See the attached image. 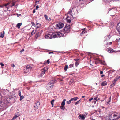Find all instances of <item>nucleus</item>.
I'll list each match as a JSON object with an SVG mask.
<instances>
[{
    "label": "nucleus",
    "instance_id": "f257e3e1",
    "mask_svg": "<svg viewBox=\"0 0 120 120\" xmlns=\"http://www.w3.org/2000/svg\"><path fill=\"white\" fill-rule=\"evenodd\" d=\"M32 68V66L28 65L24 68V72L26 73L30 72Z\"/></svg>",
    "mask_w": 120,
    "mask_h": 120
},
{
    "label": "nucleus",
    "instance_id": "f03ea898",
    "mask_svg": "<svg viewBox=\"0 0 120 120\" xmlns=\"http://www.w3.org/2000/svg\"><path fill=\"white\" fill-rule=\"evenodd\" d=\"M54 82L53 81H51L47 85L46 89L48 90L51 89L54 86Z\"/></svg>",
    "mask_w": 120,
    "mask_h": 120
},
{
    "label": "nucleus",
    "instance_id": "7ed1b4c3",
    "mask_svg": "<svg viewBox=\"0 0 120 120\" xmlns=\"http://www.w3.org/2000/svg\"><path fill=\"white\" fill-rule=\"evenodd\" d=\"M70 29V25L68 24H66L62 31H63L64 33H68Z\"/></svg>",
    "mask_w": 120,
    "mask_h": 120
},
{
    "label": "nucleus",
    "instance_id": "20e7f679",
    "mask_svg": "<svg viewBox=\"0 0 120 120\" xmlns=\"http://www.w3.org/2000/svg\"><path fill=\"white\" fill-rule=\"evenodd\" d=\"M112 114H113L112 115V116L114 118L116 117H117V118H115L116 120H118L120 118V113L119 112H112Z\"/></svg>",
    "mask_w": 120,
    "mask_h": 120
},
{
    "label": "nucleus",
    "instance_id": "39448f33",
    "mask_svg": "<svg viewBox=\"0 0 120 120\" xmlns=\"http://www.w3.org/2000/svg\"><path fill=\"white\" fill-rule=\"evenodd\" d=\"M64 25V24L63 23L61 22H60L56 24V26L59 29L63 27Z\"/></svg>",
    "mask_w": 120,
    "mask_h": 120
},
{
    "label": "nucleus",
    "instance_id": "423d86ee",
    "mask_svg": "<svg viewBox=\"0 0 120 120\" xmlns=\"http://www.w3.org/2000/svg\"><path fill=\"white\" fill-rule=\"evenodd\" d=\"M114 72V71L112 70H110L108 71L107 73L108 74V77L110 78H112V73Z\"/></svg>",
    "mask_w": 120,
    "mask_h": 120
},
{
    "label": "nucleus",
    "instance_id": "0eeeda50",
    "mask_svg": "<svg viewBox=\"0 0 120 120\" xmlns=\"http://www.w3.org/2000/svg\"><path fill=\"white\" fill-rule=\"evenodd\" d=\"M116 30L120 34V22L116 26Z\"/></svg>",
    "mask_w": 120,
    "mask_h": 120
},
{
    "label": "nucleus",
    "instance_id": "6e6552de",
    "mask_svg": "<svg viewBox=\"0 0 120 120\" xmlns=\"http://www.w3.org/2000/svg\"><path fill=\"white\" fill-rule=\"evenodd\" d=\"M45 36V38H46L47 39H52V35L49 34H48L47 35L46 34Z\"/></svg>",
    "mask_w": 120,
    "mask_h": 120
},
{
    "label": "nucleus",
    "instance_id": "1a4fd4ad",
    "mask_svg": "<svg viewBox=\"0 0 120 120\" xmlns=\"http://www.w3.org/2000/svg\"><path fill=\"white\" fill-rule=\"evenodd\" d=\"M111 115H109V120H115L116 119L115 118H114L113 117H112V115H111Z\"/></svg>",
    "mask_w": 120,
    "mask_h": 120
},
{
    "label": "nucleus",
    "instance_id": "9d476101",
    "mask_svg": "<svg viewBox=\"0 0 120 120\" xmlns=\"http://www.w3.org/2000/svg\"><path fill=\"white\" fill-rule=\"evenodd\" d=\"M79 118L80 119L82 120H84L85 118V117L84 115L81 114L79 116Z\"/></svg>",
    "mask_w": 120,
    "mask_h": 120
},
{
    "label": "nucleus",
    "instance_id": "9b49d317",
    "mask_svg": "<svg viewBox=\"0 0 120 120\" xmlns=\"http://www.w3.org/2000/svg\"><path fill=\"white\" fill-rule=\"evenodd\" d=\"M40 105V103L39 101H37L34 107L36 108L38 107Z\"/></svg>",
    "mask_w": 120,
    "mask_h": 120
},
{
    "label": "nucleus",
    "instance_id": "f8f14e48",
    "mask_svg": "<svg viewBox=\"0 0 120 120\" xmlns=\"http://www.w3.org/2000/svg\"><path fill=\"white\" fill-rule=\"evenodd\" d=\"M42 30L41 32H39L38 33H36L35 37H36V39L39 36H40L41 34L42 33Z\"/></svg>",
    "mask_w": 120,
    "mask_h": 120
},
{
    "label": "nucleus",
    "instance_id": "ddd939ff",
    "mask_svg": "<svg viewBox=\"0 0 120 120\" xmlns=\"http://www.w3.org/2000/svg\"><path fill=\"white\" fill-rule=\"evenodd\" d=\"M99 98L98 96H96L94 99V100H95V101H94V103L95 104L97 101L99 100Z\"/></svg>",
    "mask_w": 120,
    "mask_h": 120
},
{
    "label": "nucleus",
    "instance_id": "4468645a",
    "mask_svg": "<svg viewBox=\"0 0 120 120\" xmlns=\"http://www.w3.org/2000/svg\"><path fill=\"white\" fill-rule=\"evenodd\" d=\"M22 23H18L16 25V26L18 28V29L20 28V26H21Z\"/></svg>",
    "mask_w": 120,
    "mask_h": 120
},
{
    "label": "nucleus",
    "instance_id": "2eb2a0df",
    "mask_svg": "<svg viewBox=\"0 0 120 120\" xmlns=\"http://www.w3.org/2000/svg\"><path fill=\"white\" fill-rule=\"evenodd\" d=\"M107 82L105 81H104L102 82L101 85L102 86H104L107 84Z\"/></svg>",
    "mask_w": 120,
    "mask_h": 120
},
{
    "label": "nucleus",
    "instance_id": "dca6fc26",
    "mask_svg": "<svg viewBox=\"0 0 120 120\" xmlns=\"http://www.w3.org/2000/svg\"><path fill=\"white\" fill-rule=\"evenodd\" d=\"M107 51L109 53H111L114 52L113 50L111 48H109Z\"/></svg>",
    "mask_w": 120,
    "mask_h": 120
},
{
    "label": "nucleus",
    "instance_id": "f3484780",
    "mask_svg": "<svg viewBox=\"0 0 120 120\" xmlns=\"http://www.w3.org/2000/svg\"><path fill=\"white\" fill-rule=\"evenodd\" d=\"M120 78V76H119L118 77H117L115 79L114 81H113V82H114L115 83Z\"/></svg>",
    "mask_w": 120,
    "mask_h": 120
},
{
    "label": "nucleus",
    "instance_id": "a211bd4d",
    "mask_svg": "<svg viewBox=\"0 0 120 120\" xmlns=\"http://www.w3.org/2000/svg\"><path fill=\"white\" fill-rule=\"evenodd\" d=\"M52 38H58V36H57L56 32L55 33V34H52Z\"/></svg>",
    "mask_w": 120,
    "mask_h": 120
},
{
    "label": "nucleus",
    "instance_id": "6ab92c4d",
    "mask_svg": "<svg viewBox=\"0 0 120 120\" xmlns=\"http://www.w3.org/2000/svg\"><path fill=\"white\" fill-rule=\"evenodd\" d=\"M19 116V114L17 115L15 114V116L13 117L12 118V120H15L17 117H18Z\"/></svg>",
    "mask_w": 120,
    "mask_h": 120
},
{
    "label": "nucleus",
    "instance_id": "aec40b11",
    "mask_svg": "<svg viewBox=\"0 0 120 120\" xmlns=\"http://www.w3.org/2000/svg\"><path fill=\"white\" fill-rule=\"evenodd\" d=\"M78 98H79L78 97H74V98H72L71 99L72 100V101H73V100L76 101Z\"/></svg>",
    "mask_w": 120,
    "mask_h": 120
},
{
    "label": "nucleus",
    "instance_id": "412c9836",
    "mask_svg": "<svg viewBox=\"0 0 120 120\" xmlns=\"http://www.w3.org/2000/svg\"><path fill=\"white\" fill-rule=\"evenodd\" d=\"M57 36L58 37H60L61 36H60V34H61V33L60 32H56Z\"/></svg>",
    "mask_w": 120,
    "mask_h": 120
},
{
    "label": "nucleus",
    "instance_id": "4be33fe9",
    "mask_svg": "<svg viewBox=\"0 0 120 120\" xmlns=\"http://www.w3.org/2000/svg\"><path fill=\"white\" fill-rule=\"evenodd\" d=\"M3 34L1 33L0 36V38H3L4 37V31H3Z\"/></svg>",
    "mask_w": 120,
    "mask_h": 120
},
{
    "label": "nucleus",
    "instance_id": "5701e85b",
    "mask_svg": "<svg viewBox=\"0 0 120 120\" xmlns=\"http://www.w3.org/2000/svg\"><path fill=\"white\" fill-rule=\"evenodd\" d=\"M113 83L110 86V87L111 88H112L113 87V86H114L115 85V83L114 82H112Z\"/></svg>",
    "mask_w": 120,
    "mask_h": 120
},
{
    "label": "nucleus",
    "instance_id": "b1692460",
    "mask_svg": "<svg viewBox=\"0 0 120 120\" xmlns=\"http://www.w3.org/2000/svg\"><path fill=\"white\" fill-rule=\"evenodd\" d=\"M68 68V65H66L64 68V69L65 71H67Z\"/></svg>",
    "mask_w": 120,
    "mask_h": 120
},
{
    "label": "nucleus",
    "instance_id": "393cba45",
    "mask_svg": "<svg viewBox=\"0 0 120 120\" xmlns=\"http://www.w3.org/2000/svg\"><path fill=\"white\" fill-rule=\"evenodd\" d=\"M79 61H77L75 62V64L76 67H77V66L79 64Z\"/></svg>",
    "mask_w": 120,
    "mask_h": 120
},
{
    "label": "nucleus",
    "instance_id": "a878e982",
    "mask_svg": "<svg viewBox=\"0 0 120 120\" xmlns=\"http://www.w3.org/2000/svg\"><path fill=\"white\" fill-rule=\"evenodd\" d=\"M24 97V96L23 95L20 96V100L21 101L22 100Z\"/></svg>",
    "mask_w": 120,
    "mask_h": 120
},
{
    "label": "nucleus",
    "instance_id": "bb28decb",
    "mask_svg": "<svg viewBox=\"0 0 120 120\" xmlns=\"http://www.w3.org/2000/svg\"><path fill=\"white\" fill-rule=\"evenodd\" d=\"M44 74L42 72H41V73L39 75V76L40 77H42L43 75H44Z\"/></svg>",
    "mask_w": 120,
    "mask_h": 120
},
{
    "label": "nucleus",
    "instance_id": "cd10ccee",
    "mask_svg": "<svg viewBox=\"0 0 120 120\" xmlns=\"http://www.w3.org/2000/svg\"><path fill=\"white\" fill-rule=\"evenodd\" d=\"M80 100H79L78 101H77V102L75 103V105H77L79 103H80Z\"/></svg>",
    "mask_w": 120,
    "mask_h": 120
},
{
    "label": "nucleus",
    "instance_id": "c85d7f7f",
    "mask_svg": "<svg viewBox=\"0 0 120 120\" xmlns=\"http://www.w3.org/2000/svg\"><path fill=\"white\" fill-rule=\"evenodd\" d=\"M42 70V72L44 74L45 73V72L46 71H45L44 69H42L41 70Z\"/></svg>",
    "mask_w": 120,
    "mask_h": 120
},
{
    "label": "nucleus",
    "instance_id": "c756f323",
    "mask_svg": "<svg viewBox=\"0 0 120 120\" xmlns=\"http://www.w3.org/2000/svg\"><path fill=\"white\" fill-rule=\"evenodd\" d=\"M44 17H45V18L46 20H47L48 19V16L46 15H45V14L44 15Z\"/></svg>",
    "mask_w": 120,
    "mask_h": 120
},
{
    "label": "nucleus",
    "instance_id": "7c9ffc66",
    "mask_svg": "<svg viewBox=\"0 0 120 120\" xmlns=\"http://www.w3.org/2000/svg\"><path fill=\"white\" fill-rule=\"evenodd\" d=\"M61 105H62L63 106H64V105H65V102H64L63 101L62 102Z\"/></svg>",
    "mask_w": 120,
    "mask_h": 120
},
{
    "label": "nucleus",
    "instance_id": "2f4dec72",
    "mask_svg": "<svg viewBox=\"0 0 120 120\" xmlns=\"http://www.w3.org/2000/svg\"><path fill=\"white\" fill-rule=\"evenodd\" d=\"M72 101V100L71 99L69 101H67V103L68 104H70V103L71 102V101Z\"/></svg>",
    "mask_w": 120,
    "mask_h": 120
},
{
    "label": "nucleus",
    "instance_id": "473e14b6",
    "mask_svg": "<svg viewBox=\"0 0 120 120\" xmlns=\"http://www.w3.org/2000/svg\"><path fill=\"white\" fill-rule=\"evenodd\" d=\"M74 64H70L69 65V67L70 68H72L73 67Z\"/></svg>",
    "mask_w": 120,
    "mask_h": 120
},
{
    "label": "nucleus",
    "instance_id": "72a5a7b5",
    "mask_svg": "<svg viewBox=\"0 0 120 120\" xmlns=\"http://www.w3.org/2000/svg\"><path fill=\"white\" fill-rule=\"evenodd\" d=\"M43 69H44L45 71H46L48 69V68L47 67H45Z\"/></svg>",
    "mask_w": 120,
    "mask_h": 120
},
{
    "label": "nucleus",
    "instance_id": "f704fd0d",
    "mask_svg": "<svg viewBox=\"0 0 120 120\" xmlns=\"http://www.w3.org/2000/svg\"><path fill=\"white\" fill-rule=\"evenodd\" d=\"M64 106H63L62 105L61 106L60 108L62 110L63 109V110H64L65 108L64 107Z\"/></svg>",
    "mask_w": 120,
    "mask_h": 120
},
{
    "label": "nucleus",
    "instance_id": "c9c22d12",
    "mask_svg": "<svg viewBox=\"0 0 120 120\" xmlns=\"http://www.w3.org/2000/svg\"><path fill=\"white\" fill-rule=\"evenodd\" d=\"M111 101V97H110V98L109 99L108 101L107 102V103L108 104H109V103Z\"/></svg>",
    "mask_w": 120,
    "mask_h": 120
},
{
    "label": "nucleus",
    "instance_id": "e433bc0d",
    "mask_svg": "<svg viewBox=\"0 0 120 120\" xmlns=\"http://www.w3.org/2000/svg\"><path fill=\"white\" fill-rule=\"evenodd\" d=\"M39 1V0H37L36 2V4H38Z\"/></svg>",
    "mask_w": 120,
    "mask_h": 120
},
{
    "label": "nucleus",
    "instance_id": "4c0bfd02",
    "mask_svg": "<svg viewBox=\"0 0 120 120\" xmlns=\"http://www.w3.org/2000/svg\"><path fill=\"white\" fill-rule=\"evenodd\" d=\"M79 59H74V60L76 61V62L77 61H79Z\"/></svg>",
    "mask_w": 120,
    "mask_h": 120
},
{
    "label": "nucleus",
    "instance_id": "58836bf2",
    "mask_svg": "<svg viewBox=\"0 0 120 120\" xmlns=\"http://www.w3.org/2000/svg\"><path fill=\"white\" fill-rule=\"evenodd\" d=\"M120 38H117V39H116V41L117 42H118L119 40H120Z\"/></svg>",
    "mask_w": 120,
    "mask_h": 120
},
{
    "label": "nucleus",
    "instance_id": "ea45409f",
    "mask_svg": "<svg viewBox=\"0 0 120 120\" xmlns=\"http://www.w3.org/2000/svg\"><path fill=\"white\" fill-rule=\"evenodd\" d=\"M16 1L13 2V3H12V6H13L15 5V3H16Z\"/></svg>",
    "mask_w": 120,
    "mask_h": 120
},
{
    "label": "nucleus",
    "instance_id": "a19ab883",
    "mask_svg": "<svg viewBox=\"0 0 120 120\" xmlns=\"http://www.w3.org/2000/svg\"><path fill=\"white\" fill-rule=\"evenodd\" d=\"M21 92L20 91H19V94H18V95L19 96H21Z\"/></svg>",
    "mask_w": 120,
    "mask_h": 120
},
{
    "label": "nucleus",
    "instance_id": "79ce46f5",
    "mask_svg": "<svg viewBox=\"0 0 120 120\" xmlns=\"http://www.w3.org/2000/svg\"><path fill=\"white\" fill-rule=\"evenodd\" d=\"M72 11L71 9H70L68 11V13L70 14L72 12Z\"/></svg>",
    "mask_w": 120,
    "mask_h": 120
},
{
    "label": "nucleus",
    "instance_id": "37998d69",
    "mask_svg": "<svg viewBox=\"0 0 120 120\" xmlns=\"http://www.w3.org/2000/svg\"><path fill=\"white\" fill-rule=\"evenodd\" d=\"M0 64L2 66H4V64H3L2 62L0 63Z\"/></svg>",
    "mask_w": 120,
    "mask_h": 120
},
{
    "label": "nucleus",
    "instance_id": "c03bdc74",
    "mask_svg": "<svg viewBox=\"0 0 120 120\" xmlns=\"http://www.w3.org/2000/svg\"><path fill=\"white\" fill-rule=\"evenodd\" d=\"M67 21L68 22L70 23L71 22V19H68Z\"/></svg>",
    "mask_w": 120,
    "mask_h": 120
},
{
    "label": "nucleus",
    "instance_id": "a18cd8bd",
    "mask_svg": "<svg viewBox=\"0 0 120 120\" xmlns=\"http://www.w3.org/2000/svg\"><path fill=\"white\" fill-rule=\"evenodd\" d=\"M45 81V80H41L39 82H44Z\"/></svg>",
    "mask_w": 120,
    "mask_h": 120
},
{
    "label": "nucleus",
    "instance_id": "49530a36",
    "mask_svg": "<svg viewBox=\"0 0 120 120\" xmlns=\"http://www.w3.org/2000/svg\"><path fill=\"white\" fill-rule=\"evenodd\" d=\"M39 8V6L38 5H37L36 7V10H37Z\"/></svg>",
    "mask_w": 120,
    "mask_h": 120
},
{
    "label": "nucleus",
    "instance_id": "de8ad7c7",
    "mask_svg": "<svg viewBox=\"0 0 120 120\" xmlns=\"http://www.w3.org/2000/svg\"><path fill=\"white\" fill-rule=\"evenodd\" d=\"M9 4V3H7V4H4V6H5V7H6L7 6V5H8Z\"/></svg>",
    "mask_w": 120,
    "mask_h": 120
},
{
    "label": "nucleus",
    "instance_id": "09e8293b",
    "mask_svg": "<svg viewBox=\"0 0 120 120\" xmlns=\"http://www.w3.org/2000/svg\"><path fill=\"white\" fill-rule=\"evenodd\" d=\"M24 49H22V50L20 51V52L21 53L22 52L24 51Z\"/></svg>",
    "mask_w": 120,
    "mask_h": 120
},
{
    "label": "nucleus",
    "instance_id": "8fccbe9b",
    "mask_svg": "<svg viewBox=\"0 0 120 120\" xmlns=\"http://www.w3.org/2000/svg\"><path fill=\"white\" fill-rule=\"evenodd\" d=\"M114 111H110V113H109V115H111H111H113V114H112V112H114Z\"/></svg>",
    "mask_w": 120,
    "mask_h": 120
},
{
    "label": "nucleus",
    "instance_id": "3c124183",
    "mask_svg": "<svg viewBox=\"0 0 120 120\" xmlns=\"http://www.w3.org/2000/svg\"><path fill=\"white\" fill-rule=\"evenodd\" d=\"M15 97V96L14 95H11L10 97V98H13Z\"/></svg>",
    "mask_w": 120,
    "mask_h": 120
},
{
    "label": "nucleus",
    "instance_id": "603ef678",
    "mask_svg": "<svg viewBox=\"0 0 120 120\" xmlns=\"http://www.w3.org/2000/svg\"><path fill=\"white\" fill-rule=\"evenodd\" d=\"M40 26V24H39V25H38V26L36 27V29L38 28H39Z\"/></svg>",
    "mask_w": 120,
    "mask_h": 120
},
{
    "label": "nucleus",
    "instance_id": "864d4df0",
    "mask_svg": "<svg viewBox=\"0 0 120 120\" xmlns=\"http://www.w3.org/2000/svg\"><path fill=\"white\" fill-rule=\"evenodd\" d=\"M85 31L84 30H83L82 32V34H83L85 33Z\"/></svg>",
    "mask_w": 120,
    "mask_h": 120
},
{
    "label": "nucleus",
    "instance_id": "5fc2aeb1",
    "mask_svg": "<svg viewBox=\"0 0 120 120\" xmlns=\"http://www.w3.org/2000/svg\"><path fill=\"white\" fill-rule=\"evenodd\" d=\"M93 99V98H91L90 99H89V101H91V100H92Z\"/></svg>",
    "mask_w": 120,
    "mask_h": 120
},
{
    "label": "nucleus",
    "instance_id": "6e6d98bb",
    "mask_svg": "<svg viewBox=\"0 0 120 120\" xmlns=\"http://www.w3.org/2000/svg\"><path fill=\"white\" fill-rule=\"evenodd\" d=\"M47 62L48 64H49L50 63L49 60V59H48L47 61Z\"/></svg>",
    "mask_w": 120,
    "mask_h": 120
},
{
    "label": "nucleus",
    "instance_id": "4d7b16f0",
    "mask_svg": "<svg viewBox=\"0 0 120 120\" xmlns=\"http://www.w3.org/2000/svg\"><path fill=\"white\" fill-rule=\"evenodd\" d=\"M9 91L7 89H6V90L5 91L4 93H5V92H7V93H8L9 92Z\"/></svg>",
    "mask_w": 120,
    "mask_h": 120
},
{
    "label": "nucleus",
    "instance_id": "13d9d810",
    "mask_svg": "<svg viewBox=\"0 0 120 120\" xmlns=\"http://www.w3.org/2000/svg\"><path fill=\"white\" fill-rule=\"evenodd\" d=\"M35 12V9H34L33 11V13H34Z\"/></svg>",
    "mask_w": 120,
    "mask_h": 120
},
{
    "label": "nucleus",
    "instance_id": "bf43d9fd",
    "mask_svg": "<svg viewBox=\"0 0 120 120\" xmlns=\"http://www.w3.org/2000/svg\"><path fill=\"white\" fill-rule=\"evenodd\" d=\"M103 73V71H101L100 72V74H102Z\"/></svg>",
    "mask_w": 120,
    "mask_h": 120
},
{
    "label": "nucleus",
    "instance_id": "052dcab7",
    "mask_svg": "<svg viewBox=\"0 0 120 120\" xmlns=\"http://www.w3.org/2000/svg\"><path fill=\"white\" fill-rule=\"evenodd\" d=\"M6 8H7V10L8 11H10V10H8V9H9V7H6Z\"/></svg>",
    "mask_w": 120,
    "mask_h": 120
},
{
    "label": "nucleus",
    "instance_id": "680f3d73",
    "mask_svg": "<svg viewBox=\"0 0 120 120\" xmlns=\"http://www.w3.org/2000/svg\"><path fill=\"white\" fill-rule=\"evenodd\" d=\"M54 99L52 100L51 101V102H52L54 103Z\"/></svg>",
    "mask_w": 120,
    "mask_h": 120
},
{
    "label": "nucleus",
    "instance_id": "e2e57ef3",
    "mask_svg": "<svg viewBox=\"0 0 120 120\" xmlns=\"http://www.w3.org/2000/svg\"><path fill=\"white\" fill-rule=\"evenodd\" d=\"M51 104L52 105V107H53V103L52 102H51Z\"/></svg>",
    "mask_w": 120,
    "mask_h": 120
},
{
    "label": "nucleus",
    "instance_id": "0e129e2a",
    "mask_svg": "<svg viewBox=\"0 0 120 120\" xmlns=\"http://www.w3.org/2000/svg\"><path fill=\"white\" fill-rule=\"evenodd\" d=\"M39 24H40L39 23H38L37 22H36V25H39Z\"/></svg>",
    "mask_w": 120,
    "mask_h": 120
},
{
    "label": "nucleus",
    "instance_id": "69168bd1",
    "mask_svg": "<svg viewBox=\"0 0 120 120\" xmlns=\"http://www.w3.org/2000/svg\"><path fill=\"white\" fill-rule=\"evenodd\" d=\"M104 75H101V77H103L104 76Z\"/></svg>",
    "mask_w": 120,
    "mask_h": 120
},
{
    "label": "nucleus",
    "instance_id": "338daca9",
    "mask_svg": "<svg viewBox=\"0 0 120 120\" xmlns=\"http://www.w3.org/2000/svg\"><path fill=\"white\" fill-rule=\"evenodd\" d=\"M12 67H14L15 66V65L14 64H12Z\"/></svg>",
    "mask_w": 120,
    "mask_h": 120
},
{
    "label": "nucleus",
    "instance_id": "774afa93",
    "mask_svg": "<svg viewBox=\"0 0 120 120\" xmlns=\"http://www.w3.org/2000/svg\"><path fill=\"white\" fill-rule=\"evenodd\" d=\"M34 22H32V25H33L34 24Z\"/></svg>",
    "mask_w": 120,
    "mask_h": 120
}]
</instances>
